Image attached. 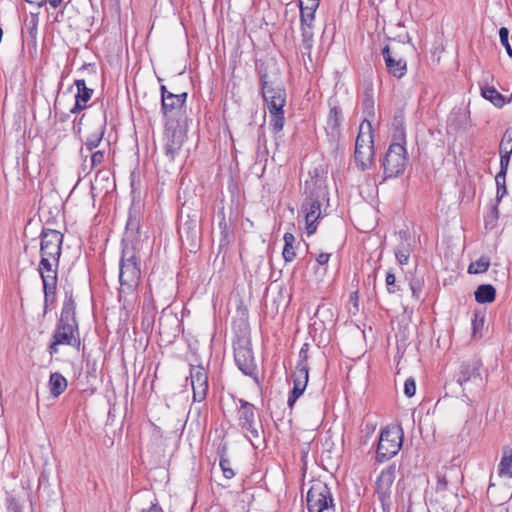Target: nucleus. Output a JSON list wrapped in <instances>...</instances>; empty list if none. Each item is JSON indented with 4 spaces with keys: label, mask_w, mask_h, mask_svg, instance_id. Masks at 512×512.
<instances>
[{
    "label": "nucleus",
    "mask_w": 512,
    "mask_h": 512,
    "mask_svg": "<svg viewBox=\"0 0 512 512\" xmlns=\"http://www.w3.org/2000/svg\"><path fill=\"white\" fill-rule=\"evenodd\" d=\"M219 465L222 469L225 478L231 479L235 476V473L231 468L230 460L226 456L221 455V457L219 458Z\"/></svg>",
    "instance_id": "79ce46f5"
},
{
    "label": "nucleus",
    "mask_w": 512,
    "mask_h": 512,
    "mask_svg": "<svg viewBox=\"0 0 512 512\" xmlns=\"http://www.w3.org/2000/svg\"><path fill=\"white\" fill-rule=\"evenodd\" d=\"M105 130H106V116L103 117L102 123L97 128V130L95 132L91 133L87 137V139L85 141V146H86L87 150L92 151L100 145V143L103 139Z\"/></svg>",
    "instance_id": "bb28decb"
},
{
    "label": "nucleus",
    "mask_w": 512,
    "mask_h": 512,
    "mask_svg": "<svg viewBox=\"0 0 512 512\" xmlns=\"http://www.w3.org/2000/svg\"><path fill=\"white\" fill-rule=\"evenodd\" d=\"M169 321H171L175 325V330L178 328V325H177L178 319L176 317H173V316H171L169 318L160 317L158 324H159V333L161 335L163 333H165V324Z\"/></svg>",
    "instance_id": "3c124183"
},
{
    "label": "nucleus",
    "mask_w": 512,
    "mask_h": 512,
    "mask_svg": "<svg viewBox=\"0 0 512 512\" xmlns=\"http://www.w3.org/2000/svg\"><path fill=\"white\" fill-rule=\"evenodd\" d=\"M175 96L177 97L176 101L180 104L181 107H183L187 100V93L183 92L180 94H175Z\"/></svg>",
    "instance_id": "0e129e2a"
},
{
    "label": "nucleus",
    "mask_w": 512,
    "mask_h": 512,
    "mask_svg": "<svg viewBox=\"0 0 512 512\" xmlns=\"http://www.w3.org/2000/svg\"><path fill=\"white\" fill-rule=\"evenodd\" d=\"M363 113L367 116H374V97L372 88H367L364 91L362 100Z\"/></svg>",
    "instance_id": "f704fd0d"
},
{
    "label": "nucleus",
    "mask_w": 512,
    "mask_h": 512,
    "mask_svg": "<svg viewBox=\"0 0 512 512\" xmlns=\"http://www.w3.org/2000/svg\"><path fill=\"white\" fill-rule=\"evenodd\" d=\"M104 161V151H96L91 155V166L90 170L87 172L89 173L92 169L102 164Z\"/></svg>",
    "instance_id": "8fccbe9b"
},
{
    "label": "nucleus",
    "mask_w": 512,
    "mask_h": 512,
    "mask_svg": "<svg viewBox=\"0 0 512 512\" xmlns=\"http://www.w3.org/2000/svg\"><path fill=\"white\" fill-rule=\"evenodd\" d=\"M283 239H284V247H283V251H282L283 258H284L285 262H291L296 257V252H295V248H294V243L296 241L295 236L290 232H286L284 234Z\"/></svg>",
    "instance_id": "c85d7f7f"
},
{
    "label": "nucleus",
    "mask_w": 512,
    "mask_h": 512,
    "mask_svg": "<svg viewBox=\"0 0 512 512\" xmlns=\"http://www.w3.org/2000/svg\"><path fill=\"white\" fill-rule=\"evenodd\" d=\"M330 256H331V254L322 252V253L317 255L316 261L321 266L325 265V264L328 263V261L330 259Z\"/></svg>",
    "instance_id": "bf43d9fd"
},
{
    "label": "nucleus",
    "mask_w": 512,
    "mask_h": 512,
    "mask_svg": "<svg viewBox=\"0 0 512 512\" xmlns=\"http://www.w3.org/2000/svg\"><path fill=\"white\" fill-rule=\"evenodd\" d=\"M310 345L308 343H304L299 351V361L298 363L307 364L308 360V351Z\"/></svg>",
    "instance_id": "603ef678"
},
{
    "label": "nucleus",
    "mask_w": 512,
    "mask_h": 512,
    "mask_svg": "<svg viewBox=\"0 0 512 512\" xmlns=\"http://www.w3.org/2000/svg\"><path fill=\"white\" fill-rule=\"evenodd\" d=\"M485 323V314L481 310H474L473 318L471 320L472 324V337L480 338L482 337V330Z\"/></svg>",
    "instance_id": "7c9ffc66"
},
{
    "label": "nucleus",
    "mask_w": 512,
    "mask_h": 512,
    "mask_svg": "<svg viewBox=\"0 0 512 512\" xmlns=\"http://www.w3.org/2000/svg\"><path fill=\"white\" fill-rule=\"evenodd\" d=\"M319 1L320 0H307V3L304 4V7H312L314 6L315 10L319 7Z\"/></svg>",
    "instance_id": "338daca9"
},
{
    "label": "nucleus",
    "mask_w": 512,
    "mask_h": 512,
    "mask_svg": "<svg viewBox=\"0 0 512 512\" xmlns=\"http://www.w3.org/2000/svg\"><path fill=\"white\" fill-rule=\"evenodd\" d=\"M499 38L501 44L504 46L509 57L512 58V47L509 43V30L506 27H501L499 29Z\"/></svg>",
    "instance_id": "37998d69"
},
{
    "label": "nucleus",
    "mask_w": 512,
    "mask_h": 512,
    "mask_svg": "<svg viewBox=\"0 0 512 512\" xmlns=\"http://www.w3.org/2000/svg\"><path fill=\"white\" fill-rule=\"evenodd\" d=\"M8 512H22V508L15 498L8 500Z\"/></svg>",
    "instance_id": "5fc2aeb1"
},
{
    "label": "nucleus",
    "mask_w": 512,
    "mask_h": 512,
    "mask_svg": "<svg viewBox=\"0 0 512 512\" xmlns=\"http://www.w3.org/2000/svg\"><path fill=\"white\" fill-rule=\"evenodd\" d=\"M260 88L263 96L264 103L269 112H276L283 110L286 104V91L280 85H275L274 82L269 80L268 74L259 71Z\"/></svg>",
    "instance_id": "1a4fd4ad"
},
{
    "label": "nucleus",
    "mask_w": 512,
    "mask_h": 512,
    "mask_svg": "<svg viewBox=\"0 0 512 512\" xmlns=\"http://www.w3.org/2000/svg\"><path fill=\"white\" fill-rule=\"evenodd\" d=\"M399 43L396 46L386 45L382 49V55L385 61L388 73L398 79L402 78L407 72V63L398 52Z\"/></svg>",
    "instance_id": "2eb2a0df"
},
{
    "label": "nucleus",
    "mask_w": 512,
    "mask_h": 512,
    "mask_svg": "<svg viewBox=\"0 0 512 512\" xmlns=\"http://www.w3.org/2000/svg\"><path fill=\"white\" fill-rule=\"evenodd\" d=\"M499 217V209L498 205L494 204L491 210V214L485 219V227L488 228L489 226L492 228L494 226V223Z\"/></svg>",
    "instance_id": "09e8293b"
},
{
    "label": "nucleus",
    "mask_w": 512,
    "mask_h": 512,
    "mask_svg": "<svg viewBox=\"0 0 512 512\" xmlns=\"http://www.w3.org/2000/svg\"><path fill=\"white\" fill-rule=\"evenodd\" d=\"M37 26H38V14H31V17L28 21L25 22L24 27L22 28V38L23 40H27L29 43H32L34 46L37 41Z\"/></svg>",
    "instance_id": "5701e85b"
},
{
    "label": "nucleus",
    "mask_w": 512,
    "mask_h": 512,
    "mask_svg": "<svg viewBox=\"0 0 512 512\" xmlns=\"http://www.w3.org/2000/svg\"><path fill=\"white\" fill-rule=\"evenodd\" d=\"M74 85L77 88V92L75 94V100L83 102V104H87L91 100L94 90L92 88L87 87L86 81L84 79H75Z\"/></svg>",
    "instance_id": "cd10ccee"
},
{
    "label": "nucleus",
    "mask_w": 512,
    "mask_h": 512,
    "mask_svg": "<svg viewBox=\"0 0 512 512\" xmlns=\"http://www.w3.org/2000/svg\"><path fill=\"white\" fill-rule=\"evenodd\" d=\"M266 137H265V133L263 131V126H261L258 130V147L260 148L261 146L265 147L266 148Z\"/></svg>",
    "instance_id": "680f3d73"
},
{
    "label": "nucleus",
    "mask_w": 512,
    "mask_h": 512,
    "mask_svg": "<svg viewBox=\"0 0 512 512\" xmlns=\"http://www.w3.org/2000/svg\"><path fill=\"white\" fill-rule=\"evenodd\" d=\"M52 338L57 339L63 345L74 347L77 350L80 349L81 339L72 290L65 291V299Z\"/></svg>",
    "instance_id": "f257e3e1"
},
{
    "label": "nucleus",
    "mask_w": 512,
    "mask_h": 512,
    "mask_svg": "<svg viewBox=\"0 0 512 512\" xmlns=\"http://www.w3.org/2000/svg\"><path fill=\"white\" fill-rule=\"evenodd\" d=\"M484 373L482 360L474 356L461 363L456 381L464 392L476 394L485 388L487 375Z\"/></svg>",
    "instance_id": "20e7f679"
},
{
    "label": "nucleus",
    "mask_w": 512,
    "mask_h": 512,
    "mask_svg": "<svg viewBox=\"0 0 512 512\" xmlns=\"http://www.w3.org/2000/svg\"><path fill=\"white\" fill-rule=\"evenodd\" d=\"M186 129L173 123H166L164 133V154L170 162L174 161L186 141Z\"/></svg>",
    "instance_id": "f8f14e48"
},
{
    "label": "nucleus",
    "mask_w": 512,
    "mask_h": 512,
    "mask_svg": "<svg viewBox=\"0 0 512 512\" xmlns=\"http://www.w3.org/2000/svg\"><path fill=\"white\" fill-rule=\"evenodd\" d=\"M474 296L480 304L491 303L496 298V289L491 284H481L475 290Z\"/></svg>",
    "instance_id": "b1692460"
},
{
    "label": "nucleus",
    "mask_w": 512,
    "mask_h": 512,
    "mask_svg": "<svg viewBox=\"0 0 512 512\" xmlns=\"http://www.w3.org/2000/svg\"><path fill=\"white\" fill-rule=\"evenodd\" d=\"M374 139L372 124L368 119H364L359 127V132L355 141L354 159L357 167L361 171L369 170L374 161Z\"/></svg>",
    "instance_id": "39448f33"
},
{
    "label": "nucleus",
    "mask_w": 512,
    "mask_h": 512,
    "mask_svg": "<svg viewBox=\"0 0 512 512\" xmlns=\"http://www.w3.org/2000/svg\"><path fill=\"white\" fill-rule=\"evenodd\" d=\"M172 97V99H165L163 102H161V112L165 118H168L174 110L182 108L176 101L177 97L174 93H172Z\"/></svg>",
    "instance_id": "58836bf2"
},
{
    "label": "nucleus",
    "mask_w": 512,
    "mask_h": 512,
    "mask_svg": "<svg viewBox=\"0 0 512 512\" xmlns=\"http://www.w3.org/2000/svg\"><path fill=\"white\" fill-rule=\"evenodd\" d=\"M238 402V425L246 432L245 436L249 439L252 445H255L253 443V439H260L261 432L263 431L262 424L256 420V407L254 404L244 399H239Z\"/></svg>",
    "instance_id": "6e6552de"
},
{
    "label": "nucleus",
    "mask_w": 512,
    "mask_h": 512,
    "mask_svg": "<svg viewBox=\"0 0 512 512\" xmlns=\"http://www.w3.org/2000/svg\"><path fill=\"white\" fill-rule=\"evenodd\" d=\"M309 368L307 364L297 363L296 369L292 374L293 384H305L308 383Z\"/></svg>",
    "instance_id": "473e14b6"
},
{
    "label": "nucleus",
    "mask_w": 512,
    "mask_h": 512,
    "mask_svg": "<svg viewBox=\"0 0 512 512\" xmlns=\"http://www.w3.org/2000/svg\"><path fill=\"white\" fill-rule=\"evenodd\" d=\"M490 266V259L486 256L480 257L475 262H472L468 267L469 274H480L488 270Z\"/></svg>",
    "instance_id": "e433bc0d"
},
{
    "label": "nucleus",
    "mask_w": 512,
    "mask_h": 512,
    "mask_svg": "<svg viewBox=\"0 0 512 512\" xmlns=\"http://www.w3.org/2000/svg\"><path fill=\"white\" fill-rule=\"evenodd\" d=\"M342 121V110L339 106L330 104V110L327 117L325 130L327 134L336 137L340 134V125Z\"/></svg>",
    "instance_id": "412c9836"
},
{
    "label": "nucleus",
    "mask_w": 512,
    "mask_h": 512,
    "mask_svg": "<svg viewBox=\"0 0 512 512\" xmlns=\"http://www.w3.org/2000/svg\"><path fill=\"white\" fill-rule=\"evenodd\" d=\"M408 162L407 151L398 143H391L382 161L386 178L397 177L402 174Z\"/></svg>",
    "instance_id": "9d476101"
},
{
    "label": "nucleus",
    "mask_w": 512,
    "mask_h": 512,
    "mask_svg": "<svg viewBox=\"0 0 512 512\" xmlns=\"http://www.w3.org/2000/svg\"><path fill=\"white\" fill-rule=\"evenodd\" d=\"M178 233L183 246L190 252H195L201 243V226L196 215H188L187 219L178 227Z\"/></svg>",
    "instance_id": "ddd939ff"
},
{
    "label": "nucleus",
    "mask_w": 512,
    "mask_h": 512,
    "mask_svg": "<svg viewBox=\"0 0 512 512\" xmlns=\"http://www.w3.org/2000/svg\"><path fill=\"white\" fill-rule=\"evenodd\" d=\"M270 126L274 134L282 131L285 124L284 110L269 112Z\"/></svg>",
    "instance_id": "72a5a7b5"
},
{
    "label": "nucleus",
    "mask_w": 512,
    "mask_h": 512,
    "mask_svg": "<svg viewBox=\"0 0 512 512\" xmlns=\"http://www.w3.org/2000/svg\"><path fill=\"white\" fill-rule=\"evenodd\" d=\"M47 483H48V475L43 472L39 476V486L42 484H47Z\"/></svg>",
    "instance_id": "774afa93"
},
{
    "label": "nucleus",
    "mask_w": 512,
    "mask_h": 512,
    "mask_svg": "<svg viewBox=\"0 0 512 512\" xmlns=\"http://www.w3.org/2000/svg\"><path fill=\"white\" fill-rule=\"evenodd\" d=\"M299 8L301 25L313 26L316 12L314 6L312 5V7H304V0H301Z\"/></svg>",
    "instance_id": "2f4dec72"
},
{
    "label": "nucleus",
    "mask_w": 512,
    "mask_h": 512,
    "mask_svg": "<svg viewBox=\"0 0 512 512\" xmlns=\"http://www.w3.org/2000/svg\"><path fill=\"white\" fill-rule=\"evenodd\" d=\"M502 458L498 465V473L500 476L512 477V448L503 447Z\"/></svg>",
    "instance_id": "a878e982"
},
{
    "label": "nucleus",
    "mask_w": 512,
    "mask_h": 512,
    "mask_svg": "<svg viewBox=\"0 0 512 512\" xmlns=\"http://www.w3.org/2000/svg\"><path fill=\"white\" fill-rule=\"evenodd\" d=\"M234 359L237 367L244 375L251 377L255 383H260L250 339L239 338L234 343Z\"/></svg>",
    "instance_id": "0eeeda50"
},
{
    "label": "nucleus",
    "mask_w": 512,
    "mask_h": 512,
    "mask_svg": "<svg viewBox=\"0 0 512 512\" xmlns=\"http://www.w3.org/2000/svg\"><path fill=\"white\" fill-rule=\"evenodd\" d=\"M386 286L389 293L399 291V287L396 285V277L392 272H388L386 275Z\"/></svg>",
    "instance_id": "de8ad7c7"
},
{
    "label": "nucleus",
    "mask_w": 512,
    "mask_h": 512,
    "mask_svg": "<svg viewBox=\"0 0 512 512\" xmlns=\"http://www.w3.org/2000/svg\"><path fill=\"white\" fill-rule=\"evenodd\" d=\"M307 508L309 512H320L333 503V496L327 484L318 481L307 492Z\"/></svg>",
    "instance_id": "4468645a"
},
{
    "label": "nucleus",
    "mask_w": 512,
    "mask_h": 512,
    "mask_svg": "<svg viewBox=\"0 0 512 512\" xmlns=\"http://www.w3.org/2000/svg\"><path fill=\"white\" fill-rule=\"evenodd\" d=\"M160 92H161V102H163L165 99H172V92L168 91L165 85L160 86Z\"/></svg>",
    "instance_id": "e2e57ef3"
},
{
    "label": "nucleus",
    "mask_w": 512,
    "mask_h": 512,
    "mask_svg": "<svg viewBox=\"0 0 512 512\" xmlns=\"http://www.w3.org/2000/svg\"><path fill=\"white\" fill-rule=\"evenodd\" d=\"M140 232V211L139 208L134 204L129 208L128 219L126 222L124 238L122 239V245L128 246L129 242L131 246L135 245L134 239Z\"/></svg>",
    "instance_id": "6ab92c4d"
},
{
    "label": "nucleus",
    "mask_w": 512,
    "mask_h": 512,
    "mask_svg": "<svg viewBox=\"0 0 512 512\" xmlns=\"http://www.w3.org/2000/svg\"><path fill=\"white\" fill-rule=\"evenodd\" d=\"M302 47L308 53L313 47V26L301 25Z\"/></svg>",
    "instance_id": "c9c22d12"
},
{
    "label": "nucleus",
    "mask_w": 512,
    "mask_h": 512,
    "mask_svg": "<svg viewBox=\"0 0 512 512\" xmlns=\"http://www.w3.org/2000/svg\"><path fill=\"white\" fill-rule=\"evenodd\" d=\"M67 379L59 372H53L49 376L48 387L50 395L58 398L67 388Z\"/></svg>",
    "instance_id": "4be33fe9"
},
{
    "label": "nucleus",
    "mask_w": 512,
    "mask_h": 512,
    "mask_svg": "<svg viewBox=\"0 0 512 512\" xmlns=\"http://www.w3.org/2000/svg\"><path fill=\"white\" fill-rule=\"evenodd\" d=\"M395 480V467L384 469L376 481V493L383 510H389L391 506V487Z\"/></svg>",
    "instance_id": "dca6fc26"
},
{
    "label": "nucleus",
    "mask_w": 512,
    "mask_h": 512,
    "mask_svg": "<svg viewBox=\"0 0 512 512\" xmlns=\"http://www.w3.org/2000/svg\"><path fill=\"white\" fill-rule=\"evenodd\" d=\"M409 286H410V289L412 292V296L418 300L421 296V293H422V290L424 287L423 277L418 276L417 274L414 275L409 282Z\"/></svg>",
    "instance_id": "ea45409f"
},
{
    "label": "nucleus",
    "mask_w": 512,
    "mask_h": 512,
    "mask_svg": "<svg viewBox=\"0 0 512 512\" xmlns=\"http://www.w3.org/2000/svg\"><path fill=\"white\" fill-rule=\"evenodd\" d=\"M60 345H63V343H61L60 341H58L57 339H54L52 338L49 346H48V352L51 356H53L54 354H57L58 353V347Z\"/></svg>",
    "instance_id": "6e6d98bb"
},
{
    "label": "nucleus",
    "mask_w": 512,
    "mask_h": 512,
    "mask_svg": "<svg viewBox=\"0 0 512 512\" xmlns=\"http://www.w3.org/2000/svg\"><path fill=\"white\" fill-rule=\"evenodd\" d=\"M304 194L301 211L305 213L307 234L312 235L317 230V221L322 218V204L329 201V193L322 180L312 178L306 181Z\"/></svg>",
    "instance_id": "f03ea898"
},
{
    "label": "nucleus",
    "mask_w": 512,
    "mask_h": 512,
    "mask_svg": "<svg viewBox=\"0 0 512 512\" xmlns=\"http://www.w3.org/2000/svg\"><path fill=\"white\" fill-rule=\"evenodd\" d=\"M219 227L220 229L222 230V234H225L227 232V229H228V225L226 223V220H225V216H224V213L222 212V219L221 221L219 222Z\"/></svg>",
    "instance_id": "69168bd1"
},
{
    "label": "nucleus",
    "mask_w": 512,
    "mask_h": 512,
    "mask_svg": "<svg viewBox=\"0 0 512 512\" xmlns=\"http://www.w3.org/2000/svg\"><path fill=\"white\" fill-rule=\"evenodd\" d=\"M85 117V114H83L80 118H75L74 121H73V132L75 134H79L81 132V126H82V121Z\"/></svg>",
    "instance_id": "052dcab7"
},
{
    "label": "nucleus",
    "mask_w": 512,
    "mask_h": 512,
    "mask_svg": "<svg viewBox=\"0 0 512 512\" xmlns=\"http://www.w3.org/2000/svg\"><path fill=\"white\" fill-rule=\"evenodd\" d=\"M140 258L136 255V246H124L119 262V301L123 295L133 294L141 279Z\"/></svg>",
    "instance_id": "7ed1b4c3"
},
{
    "label": "nucleus",
    "mask_w": 512,
    "mask_h": 512,
    "mask_svg": "<svg viewBox=\"0 0 512 512\" xmlns=\"http://www.w3.org/2000/svg\"><path fill=\"white\" fill-rule=\"evenodd\" d=\"M495 183L497 188L495 204L498 205L502 198L507 194L506 175L501 176L500 174L497 173L495 176Z\"/></svg>",
    "instance_id": "4c0bfd02"
},
{
    "label": "nucleus",
    "mask_w": 512,
    "mask_h": 512,
    "mask_svg": "<svg viewBox=\"0 0 512 512\" xmlns=\"http://www.w3.org/2000/svg\"><path fill=\"white\" fill-rule=\"evenodd\" d=\"M415 392H416V382L415 380L410 377L408 379H406L405 383H404V394L411 398L412 396L415 395Z\"/></svg>",
    "instance_id": "49530a36"
},
{
    "label": "nucleus",
    "mask_w": 512,
    "mask_h": 512,
    "mask_svg": "<svg viewBox=\"0 0 512 512\" xmlns=\"http://www.w3.org/2000/svg\"><path fill=\"white\" fill-rule=\"evenodd\" d=\"M190 381L193 389V400L201 402L205 400L208 391V376L203 366L191 365Z\"/></svg>",
    "instance_id": "f3484780"
},
{
    "label": "nucleus",
    "mask_w": 512,
    "mask_h": 512,
    "mask_svg": "<svg viewBox=\"0 0 512 512\" xmlns=\"http://www.w3.org/2000/svg\"><path fill=\"white\" fill-rule=\"evenodd\" d=\"M391 143H398L405 147V145H406V129L405 128L393 129Z\"/></svg>",
    "instance_id": "c03bdc74"
},
{
    "label": "nucleus",
    "mask_w": 512,
    "mask_h": 512,
    "mask_svg": "<svg viewBox=\"0 0 512 512\" xmlns=\"http://www.w3.org/2000/svg\"><path fill=\"white\" fill-rule=\"evenodd\" d=\"M512 129L508 128L501 140L500 146H499V153H500V170L498 174L506 175L510 163V156L512 154Z\"/></svg>",
    "instance_id": "aec40b11"
},
{
    "label": "nucleus",
    "mask_w": 512,
    "mask_h": 512,
    "mask_svg": "<svg viewBox=\"0 0 512 512\" xmlns=\"http://www.w3.org/2000/svg\"><path fill=\"white\" fill-rule=\"evenodd\" d=\"M56 290H57V286H54V288H52L50 290L51 293L50 292L48 293V290L43 288V293H44V313L47 312L48 306L50 304H53L56 301Z\"/></svg>",
    "instance_id": "a18cd8bd"
},
{
    "label": "nucleus",
    "mask_w": 512,
    "mask_h": 512,
    "mask_svg": "<svg viewBox=\"0 0 512 512\" xmlns=\"http://www.w3.org/2000/svg\"><path fill=\"white\" fill-rule=\"evenodd\" d=\"M448 486V481L445 475H437L436 491H445Z\"/></svg>",
    "instance_id": "864d4df0"
},
{
    "label": "nucleus",
    "mask_w": 512,
    "mask_h": 512,
    "mask_svg": "<svg viewBox=\"0 0 512 512\" xmlns=\"http://www.w3.org/2000/svg\"><path fill=\"white\" fill-rule=\"evenodd\" d=\"M60 261L40 259L37 271L41 277L43 288L51 293V289L58 284V268Z\"/></svg>",
    "instance_id": "a211bd4d"
},
{
    "label": "nucleus",
    "mask_w": 512,
    "mask_h": 512,
    "mask_svg": "<svg viewBox=\"0 0 512 512\" xmlns=\"http://www.w3.org/2000/svg\"><path fill=\"white\" fill-rule=\"evenodd\" d=\"M392 128H405L404 117L402 115H396L393 118Z\"/></svg>",
    "instance_id": "13d9d810"
},
{
    "label": "nucleus",
    "mask_w": 512,
    "mask_h": 512,
    "mask_svg": "<svg viewBox=\"0 0 512 512\" xmlns=\"http://www.w3.org/2000/svg\"><path fill=\"white\" fill-rule=\"evenodd\" d=\"M400 235L403 241L398 245L395 255L399 264L406 265L408 264L412 249L408 242V233L406 231H401Z\"/></svg>",
    "instance_id": "393cba45"
},
{
    "label": "nucleus",
    "mask_w": 512,
    "mask_h": 512,
    "mask_svg": "<svg viewBox=\"0 0 512 512\" xmlns=\"http://www.w3.org/2000/svg\"><path fill=\"white\" fill-rule=\"evenodd\" d=\"M306 386L307 385H305V384H303V385L297 384V383L293 384V389L291 390L289 397H288V401H287V404H288V407L290 408V410L293 409L297 399L304 393Z\"/></svg>",
    "instance_id": "a19ab883"
},
{
    "label": "nucleus",
    "mask_w": 512,
    "mask_h": 512,
    "mask_svg": "<svg viewBox=\"0 0 512 512\" xmlns=\"http://www.w3.org/2000/svg\"><path fill=\"white\" fill-rule=\"evenodd\" d=\"M481 95L489 100L496 107H502L505 104V98L492 86H484L481 88Z\"/></svg>",
    "instance_id": "c756f323"
},
{
    "label": "nucleus",
    "mask_w": 512,
    "mask_h": 512,
    "mask_svg": "<svg viewBox=\"0 0 512 512\" xmlns=\"http://www.w3.org/2000/svg\"><path fill=\"white\" fill-rule=\"evenodd\" d=\"M64 235L57 230L43 228L40 233V259L60 261Z\"/></svg>",
    "instance_id": "9b49d317"
},
{
    "label": "nucleus",
    "mask_w": 512,
    "mask_h": 512,
    "mask_svg": "<svg viewBox=\"0 0 512 512\" xmlns=\"http://www.w3.org/2000/svg\"><path fill=\"white\" fill-rule=\"evenodd\" d=\"M403 430L400 426L387 427L381 430L378 446L377 459L379 462L390 460L402 447Z\"/></svg>",
    "instance_id": "423d86ee"
},
{
    "label": "nucleus",
    "mask_w": 512,
    "mask_h": 512,
    "mask_svg": "<svg viewBox=\"0 0 512 512\" xmlns=\"http://www.w3.org/2000/svg\"><path fill=\"white\" fill-rule=\"evenodd\" d=\"M88 107L87 104H83V102L81 101H78V100H75V104L74 106L70 109V113L71 114H78L80 113L81 111H83L84 109H86Z\"/></svg>",
    "instance_id": "4d7b16f0"
}]
</instances>
